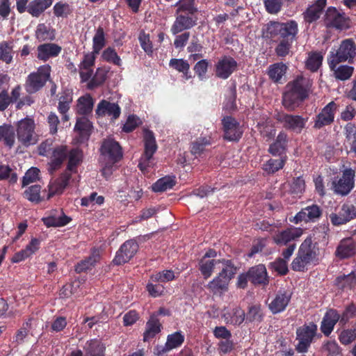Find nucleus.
<instances>
[{
    "label": "nucleus",
    "instance_id": "obj_14",
    "mask_svg": "<svg viewBox=\"0 0 356 356\" xmlns=\"http://www.w3.org/2000/svg\"><path fill=\"white\" fill-rule=\"evenodd\" d=\"M350 19L344 13H340L336 8H327L324 17L327 27L338 30H345L349 28Z\"/></svg>",
    "mask_w": 356,
    "mask_h": 356
},
{
    "label": "nucleus",
    "instance_id": "obj_58",
    "mask_svg": "<svg viewBox=\"0 0 356 356\" xmlns=\"http://www.w3.org/2000/svg\"><path fill=\"white\" fill-rule=\"evenodd\" d=\"M175 279V273L172 270H164L152 275L150 280L155 282H168Z\"/></svg>",
    "mask_w": 356,
    "mask_h": 356
},
{
    "label": "nucleus",
    "instance_id": "obj_17",
    "mask_svg": "<svg viewBox=\"0 0 356 356\" xmlns=\"http://www.w3.org/2000/svg\"><path fill=\"white\" fill-rule=\"evenodd\" d=\"M302 234V228L291 226L282 231L275 232L272 239L277 246H285L291 244V242L300 238Z\"/></svg>",
    "mask_w": 356,
    "mask_h": 356
},
{
    "label": "nucleus",
    "instance_id": "obj_48",
    "mask_svg": "<svg viewBox=\"0 0 356 356\" xmlns=\"http://www.w3.org/2000/svg\"><path fill=\"white\" fill-rule=\"evenodd\" d=\"M336 286L341 289H351L356 286V276L353 272L337 277L335 279Z\"/></svg>",
    "mask_w": 356,
    "mask_h": 356
},
{
    "label": "nucleus",
    "instance_id": "obj_25",
    "mask_svg": "<svg viewBox=\"0 0 356 356\" xmlns=\"http://www.w3.org/2000/svg\"><path fill=\"white\" fill-rule=\"evenodd\" d=\"M71 178L70 172H63L57 179L50 181L48 186L49 193L47 199L49 200L55 195L63 193L65 188L69 184Z\"/></svg>",
    "mask_w": 356,
    "mask_h": 356
},
{
    "label": "nucleus",
    "instance_id": "obj_28",
    "mask_svg": "<svg viewBox=\"0 0 356 356\" xmlns=\"http://www.w3.org/2000/svg\"><path fill=\"white\" fill-rule=\"evenodd\" d=\"M163 329V325L159 318H156V315H150L145 324V330L143 332V341L148 342L152 340L159 334Z\"/></svg>",
    "mask_w": 356,
    "mask_h": 356
},
{
    "label": "nucleus",
    "instance_id": "obj_33",
    "mask_svg": "<svg viewBox=\"0 0 356 356\" xmlns=\"http://www.w3.org/2000/svg\"><path fill=\"white\" fill-rule=\"evenodd\" d=\"M327 0H316L302 13L305 21L311 24L319 19L321 13L326 6Z\"/></svg>",
    "mask_w": 356,
    "mask_h": 356
},
{
    "label": "nucleus",
    "instance_id": "obj_10",
    "mask_svg": "<svg viewBox=\"0 0 356 356\" xmlns=\"http://www.w3.org/2000/svg\"><path fill=\"white\" fill-rule=\"evenodd\" d=\"M355 172L351 168H346L342 172V176L334 179L332 183L334 192L342 196L348 195L355 186Z\"/></svg>",
    "mask_w": 356,
    "mask_h": 356
},
{
    "label": "nucleus",
    "instance_id": "obj_32",
    "mask_svg": "<svg viewBox=\"0 0 356 356\" xmlns=\"http://www.w3.org/2000/svg\"><path fill=\"white\" fill-rule=\"evenodd\" d=\"M62 51V48L55 43H44L38 47L37 58L43 61H47L51 57H56Z\"/></svg>",
    "mask_w": 356,
    "mask_h": 356
},
{
    "label": "nucleus",
    "instance_id": "obj_15",
    "mask_svg": "<svg viewBox=\"0 0 356 356\" xmlns=\"http://www.w3.org/2000/svg\"><path fill=\"white\" fill-rule=\"evenodd\" d=\"M323 215V209L316 204H312L301 209L290 221L295 224L301 222L314 223L317 222Z\"/></svg>",
    "mask_w": 356,
    "mask_h": 356
},
{
    "label": "nucleus",
    "instance_id": "obj_34",
    "mask_svg": "<svg viewBox=\"0 0 356 356\" xmlns=\"http://www.w3.org/2000/svg\"><path fill=\"white\" fill-rule=\"evenodd\" d=\"M355 254L356 243L352 238H348L341 241L335 251L336 257L341 259L351 257Z\"/></svg>",
    "mask_w": 356,
    "mask_h": 356
},
{
    "label": "nucleus",
    "instance_id": "obj_6",
    "mask_svg": "<svg viewBox=\"0 0 356 356\" xmlns=\"http://www.w3.org/2000/svg\"><path fill=\"white\" fill-rule=\"evenodd\" d=\"M356 60V43L348 38L341 41L335 53L331 52L328 58L329 66L333 70L339 63L348 61L353 63Z\"/></svg>",
    "mask_w": 356,
    "mask_h": 356
},
{
    "label": "nucleus",
    "instance_id": "obj_61",
    "mask_svg": "<svg viewBox=\"0 0 356 356\" xmlns=\"http://www.w3.org/2000/svg\"><path fill=\"white\" fill-rule=\"evenodd\" d=\"M184 341V336L181 332H175L168 335L166 343L171 350L180 347Z\"/></svg>",
    "mask_w": 356,
    "mask_h": 356
},
{
    "label": "nucleus",
    "instance_id": "obj_9",
    "mask_svg": "<svg viewBox=\"0 0 356 356\" xmlns=\"http://www.w3.org/2000/svg\"><path fill=\"white\" fill-rule=\"evenodd\" d=\"M35 124L33 118L26 117L17 124V137L22 146L28 147L38 142V135L35 131Z\"/></svg>",
    "mask_w": 356,
    "mask_h": 356
},
{
    "label": "nucleus",
    "instance_id": "obj_59",
    "mask_svg": "<svg viewBox=\"0 0 356 356\" xmlns=\"http://www.w3.org/2000/svg\"><path fill=\"white\" fill-rule=\"evenodd\" d=\"M295 40H280L275 49V54L279 57H285L289 55Z\"/></svg>",
    "mask_w": 356,
    "mask_h": 356
},
{
    "label": "nucleus",
    "instance_id": "obj_52",
    "mask_svg": "<svg viewBox=\"0 0 356 356\" xmlns=\"http://www.w3.org/2000/svg\"><path fill=\"white\" fill-rule=\"evenodd\" d=\"M40 192L41 186L40 185H32L24 191L23 197L33 203L38 204L43 200L40 195Z\"/></svg>",
    "mask_w": 356,
    "mask_h": 356
},
{
    "label": "nucleus",
    "instance_id": "obj_44",
    "mask_svg": "<svg viewBox=\"0 0 356 356\" xmlns=\"http://www.w3.org/2000/svg\"><path fill=\"white\" fill-rule=\"evenodd\" d=\"M220 263L222 264V259H201L198 263V269L201 272L204 279L207 280L210 277L213 273L215 266Z\"/></svg>",
    "mask_w": 356,
    "mask_h": 356
},
{
    "label": "nucleus",
    "instance_id": "obj_53",
    "mask_svg": "<svg viewBox=\"0 0 356 356\" xmlns=\"http://www.w3.org/2000/svg\"><path fill=\"white\" fill-rule=\"evenodd\" d=\"M106 45L105 33L103 27L99 26L92 38V51L95 54H99L100 51Z\"/></svg>",
    "mask_w": 356,
    "mask_h": 356
},
{
    "label": "nucleus",
    "instance_id": "obj_64",
    "mask_svg": "<svg viewBox=\"0 0 356 356\" xmlns=\"http://www.w3.org/2000/svg\"><path fill=\"white\" fill-rule=\"evenodd\" d=\"M209 64L208 60L202 59L197 61L194 65L193 70L200 80H203L206 78Z\"/></svg>",
    "mask_w": 356,
    "mask_h": 356
},
{
    "label": "nucleus",
    "instance_id": "obj_30",
    "mask_svg": "<svg viewBox=\"0 0 356 356\" xmlns=\"http://www.w3.org/2000/svg\"><path fill=\"white\" fill-rule=\"evenodd\" d=\"M58 211L56 210H52L49 214L42 218V221L47 227H60L65 226L70 222L72 218L66 216L61 211V216H57Z\"/></svg>",
    "mask_w": 356,
    "mask_h": 356
},
{
    "label": "nucleus",
    "instance_id": "obj_39",
    "mask_svg": "<svg viewBox=\"0 0 356 356\" xmlns=\"http://www.w3.org/2000/svg\"><path fill=\"white\" fill-rule=\"evenodd\" d=\"M93 106L94 100L90 95L81 96L77 100L76 113L86 117L92 113Z\"/></svg>",
    "mask_w": 356,
    "mask_h": 356
},
{
    "label": "nucleus",
    "instance_id": "obj_36",
    "mask_svg": "<svg viewBox=\"0 0 356 356\" xmlns=\"http://www.w3.org/2000/svg\"><path fill=\"white\" fill-rule=\"evenodd\" d=\"M223 318L227 323L234 325H240L245 318V312L240 307H233L223 314Z\"/></svg>",
    "mask_w": 356,
    "mask_h": 356
},
{
    "label": "nucleus",
    "instance_id": "obj_38",
    "mask_svg": "<svg viewBox=\"0 0 356 356\" xmlns=\"http://www.w3.org/2000/svg\"><path fill=\"white\" fill-rule=\"evenodd\" d=\"M108 72V70L105 67H97L94 75L87 81V88L92 90L102 86L107 79Z\"/></svg>",
    "mask_w": 356,
    "mask_h": 356
},
{
    "label": "nucleus",
    "instance_id": "obj_37",
    "mask_svg": "<svg viewBox=\"0 0 356 356\" xmlns=\"http://www.w3.org/2000/svg\"><path fill=\"white\" fill-rule=\"evenodd\" d=\"M288 67L282 62L270 65L268 67V76L274 83H280L282 77L286 73Z\"/></svg>",
    "mask_w": 356,
    "mask_h": 356
},
{
    "label": "nucleus",
    "instance_id": "obj_40",
    "mask_svg": "<svg viewBox=\"0 0 356 356\" xmlns=\"http://www.w3.org/2000/svg\"><path fill=\"white\" fill-rule=\"evenodd\" d=\"M68 163L65 172H76L77 166L82 162L83 152L78 148H73L67 151Z\"/></svg>",
    "mask_w": 356,
    "mask_h": 356
},
{
    "label": "nucleus",
    "instance_id": "obj_16",
    "mask_svg": "<svg viewBox=\"0 0 356 356\" xmlns=\"http://www.w3.org/2000/svg\"><path fill=\"white\" fill-rule=\"evenodd\" d=\"M223 138L228 141L238 142L243 136V130L240 123L232 116H225L222 119Z\"/></svg>",
    "mask_w": 356,
    "mask_h": 356
},
{
    "label": "nucleus",
    "instance_id": "obj_51",
    "mask_svg": "<svg viewBox=\"0 0 356 356\" xmlns=\"http://www.w3.org/2000/svg\"><path fill=\"white\" fill-rule=\"evenodd\" d=\"M0 135L4 145L9 149H11L15 141V133L11 126H0Z\"/></svg>",
    "mask_w": 356,
    "mask_h": 356
},
{
    "label": "nucleus",
    "instance_id": "obj_60",
    "mask_svg": "<svg viewBox=\"0 0 356 356\" xmlns=\"http://www.w3.org/2000/svg\"><path fill=\"white\" fill-rule=\"evenodd\" d=\"M53 11L57 17H67L72 13V9L68 3L59 1L54 6Z\"/></svg>",
    "mask_w": 356,
    "mask_h": 356
},
{
    "label": "nucleus",
    "instance_id": "obj_4",
    "mask_svg": "<svg viewBox=\"0 0 356 356\" xmlns=\"http://www.w3.org/2000/svg\"><path fill=\"white\" fill-rule=\"evenodd\" d=\"M223 268L221 271L211 280L207 288L213 294L222 293L228 290L230 280L234 278L237 268L231 259H222Z\"/></svg>",
    "mask_w": 356,
    "mask_h": 356
},
{
    "label": "nucleus",
    "instance_id": "obj_41",
    "mask_svg": "<svg viewBox=\"0 0 356 356\" xmlns=\"http://www.w3.org/2000/svg\"><path fill=\"white\" fill-rule=\"evenodd\" d=\"M35 36L39 42L52 41L55 39V30L44 23H40L36 27Z\"/></svg>",
    "mask_w": 356,
    "mask_h": 356
},
{
    "label": "nucleus",
    "instance_id": "obj_47",
    "mask_svg": "<svg viewBox=\"0 0 356 356\" xmlns=\"http://www.w3.org/2000/svg\"><path fill=\"white\" fill-rule=\"evenodd\" d=\"M99 255L95 251L88 257L81 260L75 266V271L77 273L86 272L95 266V264L99 261Z\"/></svg>",
    "mask_w": 356,
    "mask_h": 356
},
{
    "label": "nucleus",
    "instance_id": "obj_46",
    "mask_svg": "<svg viewBox=\"0 0 356 356\" xmlns=\"http://www.w3.org/2000/svg\"><path fill=\"white\" fill-rule=\"evenodd\" d=\"M176 184L174 176H165L159 179L152 186V191L156 193L164 192L172 188Z\"/></svg>",
    "mask_w": 356,
    "mask_h": 356
},
{
    "label": "nucleus",
    "instance_id": "obj_62",
    "mask_svg": "<svg viewBox=\"0 0 356 356\" xmlns=\"http://www.w3.org/2000/svg\"><path fill=\"white\" fill-rule=\"evenodd\" d=\"M169 66L183 74L189 73L190 65L187 60L182 58H172L170 60Z\"/></svg>",
    "mask_w": 356,
    "mask_h": 356
},
{
    "label": "nucleus",
    "instance_id": "obj_54",
    "mask_svg": "<svg viewBox=\"0 0 356 356\" xmlns=\"http://www.w3.org/2000/svg\"><path fill=\"white\" fill-rule=\"evenodd\" d=\"M323 55L321 52H312L306 60V67L312 72H316L322 65Z\"/></svg>",
    "mask_w": 356,
    "mask_h": 356
},
{
    "label": "nucleus",
    "instance_id": "obj_19",
    "mask_svg": "<svg viewBox=\"0 0 356 356\" xmlns=\"http://www.w3.org/2000/svg\"><path fill=\"white\" fill-rule=\"evenodd\" d=\"M292 293L290 291L280 289L268 304V309L273 314L283 312L291 302Z\"/></svg>",
    "mask_w": 356,
    "mask_h": 356
},
{
    "label": "nucleus",
    "instance_id": "obj_26",
    "mask_svg": "<svg viewBox=\"0 0 356 356\" xmlns=\"http://www.w3.org/2000/svg\"><path fill=\"white\" fill-rule=\"evenodd\" d=\"M339 314L337 309H327L321 323L320 330L321 332L325 337H329L332 332L335 325L339 321Z\"/></svg>",
    "mask_w": 356,
    "mask_h": 356
},
{
    "label": "nucleus",
    "instance_id": "obj_11",
    "mask_svg": "<svg viewBox=\"0 0 356 356\" xmlns=\"http://www.w3.org/2000/svg\"><path fill=\"white\" fill-rule=\"evenodd\" d=\"M275 118L282 124L284 129L297 134L302 132V129L305 127L308 119L301 115L288 114L284 112L276 114Z\"/></svg>",
    "mask_w": 356,
    "mask_h": 356
},
{
    "label": "nucleus",
    "instance_id": "obj_56",
    "mask_svg": "<svg viewBox=\"0 0 356 356\" xmlns=\"http://www.w3.org/2000/svg\"><path fill=\"white\" fill-rule=\"evenodd\" d=\"M334 77L337 79L341 81H346L349 79L353 74L354 67L349 65H340L339 67H335L333 70Z\"/></svg>",
    "mask_w": 356,
    "mask_h": 356
},
{
    "label": "nucleus",
    "instance_id": "obj_23",
    "mask_svg": "<svg viewBox=\"0 0 356 356\" xmlns=\"http://www.w3.org/2000/svg\"><path fill=\"white\" fill-rule=\"evenodd\" d=\"M94 51L83 55V60L79 65V76L82 83L87 82L93 75V67L95 64L96 55Z\"/></svg>",
    "mask_w": 356,
    "mask_h": 356
},
{
    "label": "nucleus",
    "instance_id": "obj_2",
    "mask_svg": "<svg viewBox=\"0 0 356 356\" xmlns=\"http://www.w3.org/2000/svg\"><path fill=\"white\" fill-rule=\"evenodd\" d=\"M312 92V81L302 75L287 83L282 94V103L289 111H293L309 98Z\"/></svg>",
    "mask_w": 356,
    "mask_h": 356
},
{
    "label": "nucleus",
    "instance_id": "obj_49",
    "mask_svg": "<svg viewBox=\"0 0 356 356\" xmlns=\"http://www.w3.org/2000/svg\"><path fill=\"white\" fill-rule=\"evenodd\" d=\"M84 349V356H104L105 347L97 340L88 342Z\"/></svg>",
    "mask_w": 356,
    "mask_h": 356
},
{
    "label": "nucleus",
    "instance_id": "obj_3",
    "mask_svg": "<svg viewBox=\"0 0 356 356\" xmlns=\"http://www.w3.org/2000/svg\"><path fill=\"white\" fill-rule=\"evenodd\" d=\"M319 249L317 243H314L312 237H307L299 246L291 268L296 272H305L308 266L316 265L318 261Z\"/></svg>",
    "mask_w": 356,
    "mask_h": 356
},
{
    "label": "nucleus",
    "instance_id": "obj_55",
    "mask_svg": "<svg viewBox=\"0 0 356 356\" xmlns=\"http://www.w3.org/2000/svg\"><path fill=\"white\" fill-rule=\"evenodd\" d=\"M92 125L91 122L85 116L77 118L75 130L79 131L82 136H89L91 134Z\"/></svg>",
    "mask_w": 356,
    "mask_h": 356
},
{
    "label": "nucleus",
    "instance_id": "obj_43",
    "mask_svg": "<svg viewBox=\"0 0 356 356\" xmlns=\"http://www.w3.org/2000/svg\"><path fill=\"white\" fill-rule=\"evenodd\" d=\"M286 161V156H280L279 159H270L263 164L262 169L268 175L275 174L278 170L282 169Z\"/></svg>",
    "mask_w": 356,
    "mask_h": 356
},
{
    "label": "nucleus",
    "instance_id": "obj_20",
    "mask_svg": "<svg viewBox=\"0 0 356 356\" xmlns=\"http://www.w3.org/2000/svg\"><path fill=\"white\" fill-rule=\"evenodd\" d=\"M332 224L339 226L356 218V207L353 204H343L338 213L330 215Z\"/></svg>",
    "mask_w": 356,
    "mask_h": 356
},
{
    "label": "nucleus",
    "instance_id": "obj_7",
    "mask_svg": "<svg viewBox=\"0 0 356 356\" xmlns=\"http://www.w3.org/2000/svg\"><path fill=\"white\" fill-rule=\"evenodd\" d=\"M51 67L46 64L40 66L37 71L30 73L26 79L24 88L28 94L40 91L50 81Z\"/></svg>",
    "mask_w": 356,
    "mask_h": 356
},
{
    "label": "nucleus",
    "instance_id": "obj_18",
    "mask_svg": "<svg viewBox=\"0 0 356 356\" xmlns=\"http://www.w3.org/2000/svg\"><path fill=\"white\" fill-rule=\"evenodd\" d=\"M138 245L134 239L126 241L117 251L113 263L120 266L127 263L137 252Z\"/></svg>",
    "mask_w": 356,
    "mask_h": 356
},
{
    "label": "nucleus",
    "instance_id": "obj_12",
    "mask_svg": "<svg viewBox=\"0 0 356 356\" xmlns=\"http://www.w3.org/2000/svg\"><path fill=\"white\" fill-rule=\"evenodd\" d=\"M143 142L144 152L138 164V167L141 170L149 166V163L158 148L154 134L149 129H145L143 130Z\"/></svg>",
    "mask_w": 356,
    "mask_h": 356
},
{
    "label": "nucleus",
    "instance_id": "obj_63",
    "mask_svg": "<svg viewBox=\"0 0 356 356\" xmlns=\"http://www.w3.org/2000/svg\"><path fill=\"white\" fill-rule=\"evenodd\" d=\"M288 261L279 257L270 264V267L280 275H285L289 272Z\"/></svg>",
    "mask_w": 356,
    "mask_h": 356
},
{
    "label": "nucleus",
    "instance_id": "obj_35",
    "mask_svg": "<svg viewBox=\"0 0 356 356\" xmlns=\"http://www.w3.org/2000/svg\"><path fill=\"white\" fill-rule=\"evenodd\" d=\"M54 0H33L28 4L26 12L33 17L38 18L53 4Z\"/></svg>",
    "mask_w": 356,
    "mask_h": 356
},
{
    "label": "nucleus",
    "instance_id": "obj_13",
    "mask_svg": "<svg viewBox=\"0 0 356 356\" xmlns=\"http://www.w3.org/2000/svg\"><path fill=\"white\" fill-rule=\"evenodd\" d=\"M237 70V61L228 55L221 56L214 65L215 76L224 80L227 79Z\"/></svg>",
    "mask_w": 356,
    "mask_h": 356
},
{
    "label": "nucleus",
    "instance_id": "obj_50",
    "mask_svg": "<svg viewBox=\"0 0 356 356\" xmlns=\"http://www.w3.org/2000/svg\"><path fill=\"white\" fill-rule=\"evenodd\" d=\"M245 318L248 323H261L264 319V314L261 305H253L249 306Z\"/></svg>",
    "mask_w": 356,
    "mask_h": 356
},
{
    "label": "nucleus",
    "instance_id": "obj_21",
    "mask_svg": "<svg viewBox=\"0 0 356 356\" xmlns=\"http://www.w3.org/2000/svg\"><path fill=\"white\" fill-rule=\"evenodd\" d=\"M337 105L332 101L328 103L316 115L314 128L320 129L325 126L330 125L334 120V115Z\"/></svg>",
    "mask_w": 356,
    "mask_h": 356
},
{
    "label": "nucleus",
    "instance_id": "obj_29",
    "mask_svg": "<svg viewBox=\"0 0 356 356\" xmlns=\"http://www.w3.org/2000/svg\"><path fill=\"white\" fill-rule=\"evenodd\" d=\"M67 148L66 146L60 145L53 149L51 160L49 163V171L53 174L59 169L63 161L67 156Z\"/></svg>",
    "mask_w": 356,
    "mask_h": 356
},
{
    "label": "nucleus",
    "instance_id": "obj_42",
    "mask_svg": "<svg viewBox=\"0 0 356 356\" xmlns=\"http://www.w3.org/2000/svg\"><path fill=\"white\" fill-rule=\"evenodd\" d=\"M211 145V136H200L191 144V152L193 155L200 156Z\"/></svg>",
    "mask_w": 356,
    "mask_h": 356
},
{
    "label": "nucleus",
    "instance_id": "obj_1",
    "mask_svg": "<svg viewBox=\"0 0 356 356\" xmlns=\"http://www.w3.org/2000/svg\"><path fill=\"white\" fill-rule=\"evenodd\" d=\"M174 6L176 8L175 19L170 27V32L176 35L175 47L183 48L190 38V33L185 31L197 24L199 10L195 0H178Z\"/></svg>",
    "mask_w": 356,
    "mask_h": 356
},
{
    "label": "nucleus",
    "instance_id": "obj_27",
    "mask_svg": "<svg viewBox=\"0 0 356 356\" xmlns=\"http://www.w3.org/2000/svg\"><path fill=\"white\" fill-rule=\"evenodd\" d=\"M248 275L250 277V282L257 286H266L269 283V277L267 270L264 264H258L249 268Z\"/></svg>",
    "mask_w": 356,
    "mask_h": 356
},
{
    "label": "nucleus",
    "instance_id": "obj_45",
    "mask_svg": "<svg viewBox=\"0 0 356 356\" xmlns=\"http://www.w3.org/2000/svg\"><path fill=\"white\" fill-rule=\"evenodd\" d=\"M13 42L3 40L0 42V60L6 64H10L13 60Z\"/></svg>",
    "mask_w": 356,
    "mask_h": 356
},
{
    "label": "nucleus",
    "instance_id": "obj_8",
    "mask_svg": "<svg viewBox=\"0 0 356 356\" xmlns=\"http://www.w3.org/2000/svg\"><path fill=\"white\" fill-rule=\"evenodd\" d=\"M296 350L300 353L308 351L315 337L318 335V326L314 322L305 323L296 331Z\"/></svg>",
    "mask_w": 356,
    "mask_h": 356
},
{
    "label": "nucleus",
    "instance_id": "obj_24",
    "mask_svg": "<svg viewBox=\"0 0 356 356\" xmlns=\"http://www.w3.org/2000/svg\"><path fill=\"white\" fill-rule=\"evenodd\" d=\"M95 113L99 117L108 116L112 120H116L121 114V108L117 103L102 99L97 104Z\"/></svg>",
    "mask_w": 356,
    "mask_h": 356
},
{
    "label": "nucleus",
    "instance_id": "obj_5",
    "mask_svg": "<svg viewBox=\"0 0 356 356\" xmlns=\"http://www.w3.org/2000/svg\"><path fill=\"white\" fill-rule=\"evenodd\" d=\"M298 33V23L293 19L286 22L271 21L266 27V37L271 40H296Z\"/></svg>",
    "mask_w": 356,
    "mask_h": 356
},
{
    "label": "nucleus",
    "instance_id": "obj_22",
    "mask_svg": "<svg viewBox=\"0 0 356 356\" xmlns=\"http://www.w3.org/2000/svg\"><path fill=\"white\" fill-rule=\"evenodd\" d=\"M102 155L115 163L122 158V150L120 144L111 139L104 140L100 148Z\"/></svg>",
    "mask_w": 356,
    "mask_h": 356
},
{
    "label": "nucleus",
    "instance_id": "obj_31",
    "mask_svg": "<svg viewBox=\"0 0 356 356\" xmlns=\"http://www.w3.org/2000/svg\"><path fill=\"white\" fill-rule=\"evenodd\" d=\"M288 143L287 134L282 131H280L275 140L270 145L268 152L274 156H284Z\"/></svg>",
    "mask_w": 356,
    "mask_h": 356
},
{
    "label": "nucleus",
    "instance_id": "obj_57",
    "mask_svg": "<svg viewBox=\"0 0 356 356\" xmlns=\"http://www.w3.org/2000/svg\"><path fill=\"white\" fill-rule=\"evenodd\" d=\"M102 59L108 63H113L118 66H121L122 60L118 55L115 49L108 47L104 49L102 54Z\"/></svg>",
    "mask_w": 356,
    "mask_h": 356
}]
</instances>
